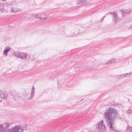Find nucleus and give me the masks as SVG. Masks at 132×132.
<instances>
[{"mask_svg": "<svg viewBox=\"0 0 132 132\" xmlns=\"http://www.w3.org/2000/svg\"><path fill=\"white\" fill-rule=\"evenodd\" d=\"M116 117L121 120H122L117 111L114 109L110 107L107 109L104 112V118L105 120L110 128V130L111 131L117 132L118 131L116 128L113 126V121Z\"/></svg>", "mask_w": 132, "mask_h": 132, "instance_id": "f257e3e1", "label": "nucleus"}, {"mask_svg": "<svg viewBox=\"0 0 132 132\" xmlns=\"http://www.w3.org/2000/svg\"><path fill=\"white\" fill-rule=\"evenodd\" d=\"M29 129V126L27 124H24L16 125L12 128L8 129L7 131L9 132H23L24 130L27 131Z\"/></svg>", "mask_w": 132, "mask_h": 132, "instance_id": "f03ea898", "label": "nucleus"}, {"mask_svg": "<svg viewBox=\"0 0 132 132\" xmlns=\"http://www.w3.org/2000/svg\"><path fill=\"white\" fill-rule=\"evenodd\" d=\"M96 129L98 131L100 132H103L105 130L106 128L103 120L97 123Z\"/></svg>", "mask_w": 132, "mask_h": 132, "instance_id": "7ed1b4c3", "label": "nucleus"}, {"mask_svg": "<svg viewBox=\"0 0 132 132\" xmlns=\"http://www.w3.org/2000/svg\"><path fill=\"white\" fill-rule=\"evenodd\" d=\"M108 14H110L112 15V20L114 23L116 24L120 20V19L118 17V14L114 11L109 12Z\"/></svg>", "mask_w": 132, "mask_h": 132, "instance_id": "20e7f679", "label": "nucleus"}, {"mask_svg": "<svg viewBox=\"0 0 132 132\" xmlns=\"http://www.w3.org/2000/svg\"><path fill=\"white\" fill-rule=\"evenodd\" d=\"M0 96L1 98L6 99L8 98V93L4 92L3 91H0Z\"/></svg>", "mask_w": 132, "mask_h": 132, "instance_id": "39448f33", "label": "nucleus"}, {"mask_svg": "<svg viewBox=\"0 0 132 132\" xmlns=\"http://www.w3.org/2000/svg\"><path fill=\"white\" fill-rule=\"evenodd\" d=\"M27 56L28 54L27 53L22 52L20 53L19 58L23 60L25 59H26Z\"/></svg>", "mask_w": 132, "mask_h": 132, "instance_id": "423d86ee", "label": "nucleus"}, {"mask_svg": "<svg viewBox=\"0 0 132 132\" xmlns=\"http://www.w3.org/2000/svg\"><path fill=\"white\" fill-rule=\"evenodd\" d=\"M111 40L113 42V43L115 44H116L117 43H120L121 41H122V42L124 41V40H121V39H118L117 38H114L112 40Z\"/></svg>", "mask_w": 132, "mask_h": 132, "instance_id": "0eeeda50", "label": "nucleus"}, {"mask_svg": "<svg viewBox=\"0 0 132 132\" xmlns=\"http://www.w3.org/2000/svg\"><path fill=\"white\" fill-rule=\"evenodd\" d=\"M20 11L21 10L19 9L13 7H11L10 10V11L11 12L14 13Z\"/></svg>", "mask_w": 132, "mask_h": 132, "instance_id": "6e6552de", "label": "nucleus"}, {"mask_svg": "<svg viewBox=\"0 0 132 132\" xmlns=\"http://www.w3.org/2000/svg\"><path fill=\"white\" fill-rule=\"evenodd\" d=\"M11 48L10 47H6L3 51V54L4 55L7 56L8 52L10 51Z\"/></svg>", "mask_w": 132, "mask_h": 132, "instance_id": "1a4fd4ad", "label": "nucleus"}, {"mask_svg": "<svg viewBox=\"0 0 132 132\" xmlns=\"http://www.w3.org/2000/svg\"><path fill=\"white\" fill-rule=\"evenodd\" d=\"M35 92V88L34 87H32L31 90V92L29 99H32L34 96V92Z\"/></svg>", "mask_w": 132, "mask_h": 132, "instance_id": "9d476101", "label": "nucleus"}, {"mask_svg": "<svg viewBox=\"0 0 132 132\" xmlns=\"http://www.w3.org/2000/svg\"><path fill=\"white\" fill-rule=\"evenodd\" d=\"M121 12L123 14H129L130 13V11H128V10H126L125 11L123 10H121Z\"/></svg>", "mask_w": 132, "mask_h": 132, "instance_id": "9b49d317", "label": "nucleus"}, {"mask_svg": "<svg viewBox=\"0 0 132 132\" xmlns=\"http://www.w3.org/2000/svg\"><path fill=\"white\" fill-rule=\"evenodd\" d=\"M20 53L14 51L13 53V54L15 56L19 58Z\"/></svg>", "mask_w": 132, "mask_h": 132, "instance_id": "f8f14e48", "label": "nucleus"}, {"mask_svg": "<svg viewBox=\"0 0 132 132\" xmlns=\"http://www.w3.org/2000/svg\"><path fill=\"white\" fill-rule=\"evenodd\" d=\"M127 131L128 132H132V127H130L128 125L126 127Z\"/></svg>", "mask_w": 132, "mask_h": 132, "instance_id": "ddd939ff", "label": "nucleus"}, {"mask_svg": "<svg viewBox=\"0 0 132 132\" xmlns=\"http://www.w3.org/2000/svg\"><path fill=\"white\" fill-rule=\"evenodd\" d=\"M39 18L41 20H44L46 19V16L45 14H42L39 17Z\"/></svg>", "mask_w": 132, "mask_h": 132, "instance_id": "4468645a", "label": "nucleus"}, {"mask_svg": "<svg viewBox=\"0 0 132 132\" xmlns=\"http://www.w3.org/2000/svg\"><path fill=\"white\" fill-rule=\"evenodd\" d=\"M86 1V0H78L77 1V4H84L85 2Z\"/></svg>", "mask_w": 132, "mask_h": 132, "instance_id": "2eb2a0df", "label": "nucleus"}, {"mask_svg": "<svg viewBox=\"0 0 132 132\" xmlns=\"http://www.w3.org/2000/svg\"><path fill=\"white\" fill-rule=\"evenodd\" d=\"M4 10V5L3 4L0 2V11L2 12Z\"/></svg>", "mask_w": 132, "mask_h": 132, "instance_id": "dca6fc26", "label": "nucleus"}, {"mask_svg": "<svg viewBox=\"0 0 132 132\" xmlns=\"http://www.w3.org/2000/svg\"><path fill=\"white\" fill-rule=\"evenodd\" d=\"M116 60L115 59H112L111 60L108 62L107 63H106L105 64H110L111 63H113Z\"/></svg>", "mask_w": 132, "mask_h": 132, "instance_id": "f3484780", "label": "nucleus"}, {"mask_svg": "<svg viewBox=\"0 0 132 132\" xmlns=\"http://www.w3.org/2000/svg\"><path fill=\"white\" fill-rule=\"evenodd\" d=\"M125 74L121 75H118V77L119 78H122L124 77H126V76H125Z\"/></svg>", "mask_w": 132, "mask_h": 132, "instance_id": "a211bd4d", "label": "nucleus"}, {"mask_svg": "<svg viewBox=\"0 0 132 132\" xmlns=\"http://www.w3.org/2000/svg\"><path fill=\"white\" fill-rule=\"evenodd\" d=\"M5 131H6L4 129L3 127L0 125V132H5Z\"/></svg>", "mask_w": 132, "mask_h": 132, "instance_id": "6ab92c4d", "label": "nucleus"}, {"mask_svg": "<svg viewBox=\"0 0 132 132\" xmlns=\"http://www.w3.org/2000/svg\"><path fill=\"white\" fill-rule=\"evenodd\" d=\"M132 74V72H131L129 73H127L126 74H125V75H126L125 76H126V77H129L130 76V75H131Z\"/></svg>", "mask_w": 132, "mask_h": 132, "instance_id": "aec40b11", "label": "nucleus"}, {"mask_svg": "<svg viewBox=\"0 0 132 132\" xmlns=\"http://www.w3.org/2000/svg\"><path fill=\"white\" fill-rule=\"evenodd\" d=\"M127 112L128 114H130L132 113V111L131 110L128 109L127 110Z\"/></svg>", "mask_w": 132, "mask_h": 132, "instance_id": "412c9836", "label": "nucleus"}, {"mask_svg": "<svg viewBox=\"0 0 132 132\" xmlns=\"http://www.w3.org/2000/svg\"><path fill=\"white\" fill-rule=\"evenodd\" d=\"M34 16L36 18H38V15L37 14H35V15H34Z\"/></svg>", "mask_w": 132, "mask_h": 132, "instance_id": "4be33fe9", "label": "nucleus"}, {"mask_svg": "<svg viewBox=\"0 0 132 132\" xmlns=\"http://www.w3.org/2000/svg\"><path fill=\"white\" fill-rule=\"evenodd\" d=\"M105 16H104L103 17V18L101 19V21L102 22L103 21L104 18H105Z\"/></svg>", "mask_w": 132, "mask_h": 132, "instance_id": "5701e85b", "label": "nucleus"}, {"mask_svg": "<svg viewBox=\"0 0 132 132\" xmlns=\"http://www.w3.org/2000/svg\"><path fill=\"white\" fill-rule=\"evenodd\" d=\"M130 39V37H128L127 38H126L125 39V41L127 40H128V39Z\"/></svg>", "mask_w": 132, "mask_h": 132, "instance_id": "b1692460", "label": "nucleus"}, {"mask_svg": "<svg viewBox=\"0 0 132 132\" xmlns=\"http://www.w3.org/2000/svg\"><path fill=\"white\" fill-rule=\"evenodd\" d=\"M128 45V46H127L126 45V46H125L124 47H128V46H129V45Z\"/></svg>", "mask_w": 132, "mask_h": 132, "instance_id": "393cba45", "label": "nucleus"}, {"mask_svg": "<svg viewBox=\"0 0 132 132\" xmlns=\"http://www.w3.org/2000/svg\"><path fill=\"white\" fill-rule=\"evenodd\" d=\"M59 84H58V87H59Z\"/></svg>", "mask_w": 132, "mask_h": 132, "instance_id": "a878e982", "label": "nucleus"}, {"mask_svg": "<svg viewBox=\"0 0 132 132\" xmlns=\"http://www.w3.org/2000/svg\"><path fill=\"white\" fill-rule=\"evenodd\" d=\"M131 28H132V25H131Z\"/></svg>", "mask_w": 132, "mask_h": 132, "instance_id": "bb28decb", "label": "nucleus"}]
</instances>
